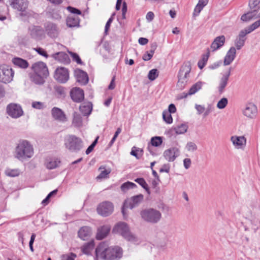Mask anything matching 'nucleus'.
<instances>
[{
    "label": "nucleus",
    "instance_id": "f257e3e1",
    "mask_svg": "<svg viewBox=\"0 0 260 260\" xmlns=\"http://www.w3.org/2000/svg\"><path fill=\"white\" fill-rule=\"evenodd\" d=\"M122 255V249L119 246H109L107 243L101 242L95 249L94 260H118Z\"/></svg>",
    "mask_w": 260,
    "mask_h": 260
},
{
    "label": "nucleus",
    "instance_id": "f03ea898",
    "mask_svg": "<svg viewBox=\"0 0 260 260\" xmlns=\"http://www.w3.org/2000/svg\"><path fill=\"white\" fill-rule=\"evenodd\" d=\"M34 154V149L31 145L26 140L19 142L15 150V157L19 160L23 161L30 158Z\"/></svg>",
    "mask_w": 260,
    "mask_h": 260
},
{
    "label": "nucleus",
    "instance_id": "7ed1b4c3",
    "mask_svg": "<svg viewBox=\"0 0 260 260\" xmlns=\"http://www.w3.org/2000/svg\"><path fill=\"white\" fill-rule=\"evenodd\" d=\"M64 145L70 152L77 153L83 148V142L80 138L70 135L64 138Z\"/></svg>",
    "mask_w": 260,
    "mask_h": 260
},
{
    "label": "nucleus",
    "instance_id": "20e7f679",
    "mask_svg": "<svg viewBox=\"0 0 260 260\" xmlns=\"http://www.w3.org/2000/svg\"><path fill=\"white\" fill-rule=\"evenodd\" d=\"M140 215L144 221L152 224L159 222L162 218L159 211L151 208L142 210Z\"/></svg>",
    "mask_w": 260,
    "mask_h": 260
},
{
    "label": "nucleus",
    "instance_id": "39448f33",
    "mask_svg": "<svg viewBox=\"0 0 260 260\" xmlns=\"http://www.w3.org/2000/svg\"><path fill=\"white\" fill-rule=\"evenodd\" d=\"M191 69V63L189 61L184 63L181 67L178 74V81L177 84L179 89H182L186 84Z\"/></svg>",
    "mask_w": 260,
    "mask_h": 260
},
{
    "label": "nucleus",
    "instance_id": "423d86ee",
    "mask_svg": "<svg viewBox=\"0 0 260 260\" xmlns=\"http://www.w3.org/2000/svg\"><path fill=\"white\" fill-rule=\"evenodd\" d=\"M10 5L14 9L21 12V16H27L28 2L27 0H9Z\"/></svg>",
    "mask_w": 260,
    "mask_h": 260
},
{
    "label": "nucleus",
    "instance_id": "0eeeda50",
    "mask_svg": "<svg viewBox=\"0 0 260 260\" xmlns=\"http://www.w3.org/2000/svg\"><path fill=\"white\" fill-rule=\"evenodd\" d=\"M14 72L9 66L3 64L0 66V82L5 84L11 82Z\"/></svg>",
    "mask_w": 260,
    "mask_h": 260
},
{
    "label": "nucleus",
    "instance_id": "6e6552de",
    "mask_svg": "<svg viewBox=\"0 0 260 260\" xmlns=\"http://www.w3.org/2000/svg\"><path fill=\"white\" fill-rule=\"evenodd\" d=\"M96 210L99 214L103 217H107L113 213L114 206L111 202L105 201L98 205Z\"/></svg>",
    "mask_w": 260,
    "mask_h": 260
},
{
    "label": "nucleus",
    "instance_id": "1a4fd4ad",
    "mask_svg": "<svg viewBox=\"0 0 260 260\" xmlns=\"http://www.w3.org/2000/svg\"><path fill=\"white\" fill-rule=\"evenodd\" d=\"M7 114L12 118H18L23 115V111L21 106L17 104H9L6 108Z\"/></svg>",
    "mask_w": 260,
    "mask_h": 260
},
{
    "label": "nucleus",
    "instance_id": "9d476101",
    "mask_svg": "<svg viewBox=\"0 0 260 260\" xmlns=\"http://www.w3.org/2000/svg\"><path fill=\"white\" fill-rule=\"evenodd\" d=\"M113 232L121 235L127 241L130 240V232L128 225L123 222L117 223L113 229Z\"/></svg>",
    "mask_w": 260,
    "mask_h": 260
},
{
    "label": "nucleus",
    "instance_id": "9b49d317",
    "mask_svg": "<svg viewBox=\"0 0 260 260\" xmlns=\"http://www.w3.org/2000/svg\"><path fill=\"white\" fill-rule=\"evenodd\" d=\"M180 154L179 148L177 147H172L165 150L163 153V156L165 159L169 161H174Z\"/></svg>",
    "mask_w": 260,
    "mask_h": 260
},
{
    "label": "nucleus",
    "instance_id": "f8f14e48",
    "mask_svg": "<svg viewBox=\"0 0 260 260\" xmlns=\"http://www.w3.org/2000/svg\"><path fill=\"white\" fill-rule=\"evenodd\" d=\"M54 77L58 82L66 83L69 79V72L65 68H58L55 70Z\"/></svg>",
    "mask_w": 260,
    "mask_h": 260
},
{
    "label": "nucleus",
    "instance_id": "ddd939ff",
    "mask_svg": "<svg viewBox=\"0 0 260 260\" xmlns=\"http://www.w3.org/2000/svg\"><path fill=\"white\" fill-rule=\"evenodd\" d=\"M31 69L34 73L40 74L46 77L49 75L47 67L46 64L42 61H38L34 63L31 66Z\"/></svg>",
    "mask_w": 260,
    "mask_h": 260
},
{
    "label": "nucleus",
    "instance_id": "4468645a",
    "mask_svg": "<svg viewBox=\"0 0 260 260\" xmlns=\"http://www.w3.org/2000/svg\"><path fill=\"white\" fill-rule=\"evenodd\" d=\"M248 34L245 29L240 31L234 41L236 50H240L244 45L246 40V36Z\"/></svg>",
    "mask_w": 260,
    "mask_h": 260
},
{
    "label": "nucleus",
    "instance_id": "2eb2a0df",
    "mask_svg": "<svg viewBox=\"0 0 260 260\" xmlns=\"http://www.w3.org/2000/svg\"><path fill=\"white\" fill-rule=\"evenodd\" d=\"M53 118L57 121L64 123L67 121V118L63 111L59 108L53 107L51 110Z\"/></svg>",
    "mask_w": 260,
    "mask_h": 260
},
{
    "label": "nucleus",
    "instance_id": "dca6fc26",
    "mask_svg": "<svg viewBox=\"0 0 260 260\" xmlns=\"http://www.w3.org/2000/svg\"><path fill=\"white\" fill-rule=\"evenodd\" d=\"M70 95L72 99L77 103L82 102L84 98L83 90L79 87L73 88L70 92Z\"/></svg>",
    "mask_w": 260,
    "mask_h": 260
},
{
    "label": "nucleus",
    "instance_id": "f3484780",
    "mask_svg": "<svg viewBox=\"0 0 260 260\" xmlns=\"http://www.w3.org/2000/svg\"><path fill=\"white\" fill-rule=\"evenodd\" d=\"M231 141L237 149L243 148L246 144V139L244 136H233L231 137Z\"/></svg>",
    "mask_w": 260,
    "mask_h": 260
},
{
    "label": "nucleus",
    "instance_id": "a211bd4d",
    "mask_svg": "<svg viewBox=\"0 0 260 260\" xmlns=\"http://www.w3.org/2000/svg\"><path fill=\"white\" fill-rule=\"evenodd\" d=\"M75 76L77 82L81 85H85L88 82V77L87 73L81 70L77 69L75 70Z\"/></svg>",
    "mask_w": 260,
    "mask_h": 260
},
{
    "label": "nucleus",
    "instance_id": "6ab92c4d",
    "mask_svg": "<svg viewBox=\"0 0 260 260\" xmlns=\"http://www.w3.org/2000/svg\"><path fill=\"white\" fill-rule=\"evenodd\" d=\"M45 30L47 35L51 38L57 37L59 30L57 25L53 23H47L45 25Z\"/></svg>",
    "mask_w": 260,
    "mask_h": 260
},
{
    "label": "nucleus",
    "instance_id": "aec40b11",
    "mask_svg": "<svg viewBox=\"0 0 260 260\" xmlns=\"http://www.w3.org/2000/svg\"><path fill=\"white\" fill-rule=\"evenodd\" d=\"M236 55V50L235 47H231L228 51L223 60L224 66L230 65L235 59Z\"/></svg>",
    "mask_w": 260,
    "mask_h": 260
},
{
    "label": "nucleus",
    "instance_id": "412c9836",
    "mask_svg": "<svg viewBox=\"0 0 260 260\" xmlns=\"http://www.w3.org/2000/svg\"><path fill=\"white\" fill-rule=\"evenodd\" d=\"M225 41V38L223 35L216 37L210 46L212 51H215L224 45Z\"/></svg>",
    "mask_w": 260,
    "mask_h": 260
},
{
    "label": "nucleus",
    "instance_id": "4be33fe9",
    "mask_svg": "<svg viewBox=\"0 0 260 260\" xmlns=\"http://www.w3.org/2000/svg\"><path fill=\"white\" fill-rule=\"evenodd\" d=\"M111 227L109 225H105L100 227L98 229L96 238L98 240H102L109 234Z\"/></svg>",
    "mask_w": 260,
    "mask_h": 260
},
{
    "label": "nucleus",
    "instance_id": "5701e85b",
    "mask_svg": "<svg viewBox=\"0 0 260 260\" xmlns=\"http://www.w3.org/2000/svg\"><path fill=\"white\" fill-rule=\"evenodd\" d=\"M256 111V107L254 104L250 103L246 105L243 113L245 116L249 118H252L255 116Z\"/></svg>",
    "mask_w": 260,
    "mask_h": 260
},
{
    "label": "nucleus",
    "instance_id": "b1692460",
    "mask_svg": "<svg viewBox=\"0 0 260 260\" xmlns=\"http://www.w3.org/2000/svg\"><path fill=\"white\" fill-rule=\"evenodd\" d=\"M66 24L69 27H79L80 19L78 16L69 15L66 19Z\"/></svg>",
    "mask_w": 260,
    "mask_h": 260
},
{
    "label": "nucleus",
    "instance_id": "393cba45",
    "mask_svg": "<svg viewBox=\"0 0 260 260\" xmlns=\"http://www.w3.org/2000/svg\"><path fill=\"white\" fill-rule=\"evenodd\" d=\"M91 229L88 226L82 227L78 232L79 237L83 240H88L91 236Z\"/></svg>",
    "mask_w": 260,
    "mask_h": 260
},
{
    "label": "nucleus",
    "instance_id": "a878e982",
    "mask_svg": "<svg viewBox=\"0 0 260 260\" xmlns=\"http://www.w3.org/2000/svg\"><path fill=\"white\" fill-rule=\"evenodd\" d=\"M230 74L231 68L226 74L222 76V78H221L218 86V90L220 93H222L224 88L226 87Z\"/></svg>",
    "mask_w": 260,
    "mask_h": 260
},
{
    "label": "nucleus",
    "instance_id": "bb28decb",
    "mask_svg": "<svg viewBox=\"0 0 260 260\" xmlns=\"http://www.w3.org/2000/svg\"><path fill=\"white\" fill-rule=\"evenodd\" d=\"M12 62L16 66L23 69L27 68L29 66V63L26 60L20 57L14 58Z\"/></svg>",
    "mask_w": 260,
    "mask_h": 260
},
{
    "label": "nucleus",
    "instance_id": "cd10ccee",
    "mask_svg": "<svg viewBox=\"0 0 260 260\" xmlns=\"http://www.w3.org/2000/svg\"><path fill=\"white\" fill-rule=\"evenodd\" d=\"M45 78L46 77L34 72L30 74L31 81L36 84H43L44 83V78Z\"/></svg>",
    "mask_w": 260,
    "mask_h": 260
},
{
    "label": "nucleus",
    "instance_id": "c85d7f7f",
    "mask_svg": "<svg viewBox=\"0 0 260 260\" xmlns=\"http://www.w3.org/2000/svg\"><path fill=\"white\" fill-rule=\"evenodd\" d=\"M30 36L35 38H39L43 34V30L40 26H34L29 28Z\"/></svg>",
    "mask_w": 260,
    "mask_h": 260
},
{
    "label": "nucleus",
    "instance_id": "c756f323",
    "mask_svg": "<svg viewBox=\"0 0 260 260\" xmlns=\"http://www.w3.org/2000/svg\"><path fill=\"white\" fill-rule=\"evenodd\" d=\"M144 200V196L142 194L135 196L131 198V209L138 206Z\"/></svg>",
    "mask_w": 260,
    "mask_h": 260
},
{
    "label": "nucleus",
    "instance_id": "7c9ffc66",
    "mask_svg": "<svg viewBox=\"0 0 260 260\" xmlns=\"http://www.w3.org/2000/svg\"><path fill=\"white\" fill-rule=\"evenodd\" d=\"M60 161L56 158H51L46 160V166L48 169H54L58 167Z\"/></svg>",
    "mask_w": 260,
    "mask_h": 260
},
{
    "label": "nucleus",
    "instance_id": "2f4dec72",
    "mask_svg": "<svg viewBox=\"0 0 260 260\" xmlns=\"http://www.w3.org/2000/svg\"><path fill=\"white\" fill-rule=\"evenodd\" d=\"M93 247L94 242L93 241H91L83 245L82 247V251L85 254L90 255L91 254V251L93 249Z\"/></svg>",
    "mask_w": 260,
    "mask_h": 260
},
{
    "label": "nucleus",
    "instance_id": "473e14b6",
    "mask_svg": "<svg viewBox=\"0 0 260 260\" xmlns=\"http://www.w3.org/2000/svg\"><path fill=\"white\" fill-rule=\"evenodd\" d=\"M130 207V200L126 199L123 204L121 208V212L123 215L124 219H126L128 216V209Z\"/></svg>",
    "mask_w": 260,
    "mask_h": 260
},
{
    "label": "nucleus",
    "instance_id": "72a5a7b5",
    "mask_svg": "<svg viewBox=\"0 0 260 260\" xmlns=\"http://www.w3.org/2000/svg\"><path fill=\"white\" fill-rule=\"evenodd\" d=\"M72 124L75 127H80L82 124V119L81 115L75 112L73 113Z\"/></svg>",
    "mask_w": 260,
    "mask_h": 260
},
{
    "label": "nucleus",
    "instance_id": "f704fd0d",
    "mask_svg": "<svg viewBox=\"0 0 260 260\" xmlns=\"http://www.w3.org/2000/svg\"><path fill=\"white\" fill-rule=\"evenodd\" d=\"M52 56L55 59L57 60L60 62H66L69 60L68 55L63 52H57L53 54Z\"/></svg>",
    "mask_w": 260,
    "mask_h": 260
},
{
    "label": "nucleus",
    "instance_id": "c9c22d12",
    "mask_svg": "<svg viewBox=\"0 0 260 260\" xmlns=\"http://www.w3.org/2000/svg\"><path fill=\"white\" fill-rule=\"evenodd\" d=\"M143 150L142 148L134 146L131 150V155L135 156L137 159H140L143 155Z\"/></svg>",
    "mask_w": 260,
    "mask_h": 260
},
{
    "label": "nucleus",
    "instance_id": "e433bc0d",
    "mask_svg": "<svg viewBox=\"0 0 260 260\" xmlns=\"http://www.w3.org/2000/svg\"><path fill=\"white\" fill-rule=\"evenodd\" d=\"M79 109L84 115H88L92 111L91 104L90 103L83 104L80 106Z\"/></svg>",
    "mask_w": 260,
    "mask_h": 260
},
{
    "label": "nucleus",
    "instance_id": "4c0bfd02",
    "mask_svg": "<svg viewBox=\"0 0 260 260\" xmlns=\"http://www.w3.org/2000/svg\"><path fill=\"white\" fill-rule=\"evenodd\" d=\"M202 85V83L201 82H198L196 84H193L190 88L188 92L185 93V95L183 97L186 98L188 95H192L194 94L201 88Z\"/></svg>",
    "mask_w": 260,
    "mask_h": 260
},
{
    "label": "nucleus",
    "instance_id": "58836bf2",
    "mask_svg": "<svg viewBox=\"0 0 260 260\" xmlns=\"http://www.w3.org/2000/svg\"><path fill=\"white\" fill-rule=\"evenodd\" d=\"M99 170L101 171V173L96 177L97 179H101L107 178L108 177V175L111 172V169L110 168L106 169L105 167L103 166L100 167Z\"/></svg>",
    "mask_w": 260,
    "mask_h": 260
},
{
    "label": "nucleus",
    "instance_id": "ea45409f",
    "mask_svg": "<svg viewBox=\"0 0 260 260\" xmlns=\"http://www.w3.org/2000/svg\"><path fill=\"white\" fill-rule=\"evenodd\" d=\"M249 7L250 10L258 11L260 10V0H249Z\"/></svg>",
    "mask_w": 260,
    "mask_h": 260
},
{
    "label": "nucleus",
    "instance_id": "a19ab883",
    "mask_svg": "<svg viewBox=\"0 0 260 260\" xmlns=\"http://www.w3.org/2000/svg\"><path fill=\"white\" fill-rule=\"evenodd\" d=\"M162 143V138L161 137L155 136L151 139V144L153 146L159 147Z\"/></svg>",
    "mask_w": 260,
    "mask_h": 260
},
{
    "label": "nucleus",
    "instance_id": "79ce46f5",
    "mask_svg": "<svg viewBox=\"0 0 260 260\" xmlns=\"http://www.w3.org/2000/svg\"><path fill=\"white\" fill-rule=\"evenodd\" d=\"M210 54V51L208 50L206 54L203 56L202 60L199 61L198 63V67L200 69H202L204 68L205 64L207 62L208 57Z\"/></svg>",
    "mask_w": 260,
    "mask_h": 260
},
{
    "label": "nucleus",
    "instance_id": "37998d69",
    "mask_svg": "<svg viewBox=\"0 0 260 260\" xmlns=\"http://www.w3.org/2000/svg\"><path fill=\"white\" fill-rule=\"evenodd\" d=\"M188 128L186 124H182L174 128V131L177 134H183L185 133Z\"/></svg>",
    "mask_w": 260,
    "mask_h": 260
},
{
    "label": "nucleus",
    "instance_id": "c03bdc74",
    "mask_svg": "<svg viewBox=\"0 0 260 260\" xmlns=\"http://www.w3.org/2000/svg\"><path fill=\"white\" fill-rule=\"evenodd\" d=\"M260 26V19L254 22L253 23H252L251 25H249L248 27L244 28L248 34L250 33L251 32L253 31L256 28H258Z\"/></svg>",
    "mask_w": 260,
    "mask_h": 260
},
{
    "label": "nucleus",
    "instance_id": "a18cd8bd",
    "mask_svg": "<svg viewBox=\"0 0 260 260\" xmlns=\"http://www.w3.org/2000/svg\"><path fill=\"white\" fill-rule=\"evenodd\" d=\"M135 181L139 183L144 189H145L148 193H150V191L148 186V184L143 178H140L136 179L135 180Z\"/></svg>",
    "mask_w": 260,
    "mask_h": 260
},
{
    "label": "nucleus",
    "instance_id": "49530a36",
    "mask_svg": "<svg viewBox=\"0 0 260 260\" xmlns=\"http://www.w3.org/2000/svg\"><path fill=\"white\" fill-rule=\"evenodd\" d=\"M158 76V71L157 69L151 70L148 74V78L151 81L154 80Z\"/></svg>",
    "mask_w": 260,
    "mask_h": 260
},
{
    "label": "nucleus",
    "instance_id": "de8ad7c7",
    "mask_svg": "<svg viewBox=\"0 0 260 260\" xmlns=\"http://www.w3.org/2000/svg\"><path fill=\"white\" fill-rule=\"evenodd\" d=\"M185 148L189 152H194L198 149V146L195 143L193 142H188L187 143Z\"/></svg>",
    "mask_w": 260,
    "mask_h": 260
},
{
    "label": "nucleus",
    "instance_id": "09e8293b",
    "mask_svg": "<svg viewBox=\"0 0 260 260\" xmlns=\"http://www.w3.org/2000/svg\"><path fill=\"white\" fill-rule=\"evenodd\" d=\"M162 117L167 123H171L172 122V117L169 111H164L162 113Z\"/></svg>",
    "mask_w": 260,
    "mask_h": 260
},
{
    "label": "nucleus",
    "instance_id": "8fccbe9b",
    "mask_svg": "<svg viewBox=\"0 0 260 260\" xmlns=\"http://www.w3.org/2000/svg\"><path fill=\"white\" fill-rule=\"evenodd\" d=\"M228 103V100L225 98H222L217 104V107L219 109H224Z\"/></svg>",
    "mask_w": 260,
    "mask_h": 260
},
{
    "label": "nucleus",
    "instance_id": "3c124183",
    "mask_svg": "<svg viewBox=\"0 0 260 260\" xmlns=\"http://www.w3.org/2000/svg\"><path fill=\"white\" fill-rule=\"evenodd\" d=\"M76 255L73 253L63 254L61 256V260H74Z\"/></svg>",
    "mask_w": 260,
    "mask_h": 260
},
{
    "label": "nucleus",
    "instance_id": "603ef678",
    "mask_svg": "<svg viewBox=\"0 0 260 260\" xmlns=\"http://www.w3.org/2000/svg\"><path fill=\"white\" fill-rule=\"evenodd\" d=\"M257 12L258 11H254L253 10H250V11L247 13H248V19H250V20H251L253 19L260 18L259 17H258V14H257Z\"/></svg>",
    "mask_w": 260,
    "mask_h": 260
},
{
    "label": "nucleus",
    "instance_id": "864d4df0",
    "mask_svg": "<svg viewBox=\"0 0 260 260\" xmlns=\"http://www.w3.org/2000/svg\"><path fill=\"white\" fill-rule=\"evenodd\" d=\"M6 174L8 176L15 177L19 175V172L17 170L8 169L6 171Z\"/></svg>",
    "mask_w": 260,
    "mask_h": 260
},
{
    "label": "nucleus",
    "instance_id": "5fc2aeb1",
    "mask_svg": "<svg viewBox=\"0 0 260 260\" xmlns=\"http://www.w3.org/2000/svg\"><path fill=\"white\" fill-rule=\"evenodd\" d=\"M69 53L74 61H76L78 64H82V60L77 53L72 52H69Z\"/></svg>",
    "mask_w": 260,
    "mask_h": 260
},
{
    "label": "nucleus",
    "instance_id": "6e6d98bb",
    "mask_svg": "<svg viewBox=\"0 0 260 260\" xmlns=\"http://www.w3.org/2000/svg\"><path fill=\"white\" fill-rule=\"evenodd\" d=\"M154 53H152L150 51H146L143 55L142 59L144 61H148L151 59Z\"/></svg>",
    "mask_w": 260,
    "mask_h": 260
},
{
    "label": "nucleus",
    "instance_id": "4d7b16f0",
    "mask_svg": "<svg viewBox=\"0 0 260 260\" xmlns=\"http://www.w3.org/2000/svg\"><path fill=\"white\" fill-rule=\"evenodd\" d=\"M67 9L70 12H71L72 14H78V15H81L82 13L81 11L80 10H79L77 8H75L72 7L71 6H68Z\"/></svg>",
    "mask_w": 260,
    "mask_h": 260
},
{
    "label": "nucleus",
    "instance_id": "13d9d810",
    "mask_svg": "<svg viewBox=\"0 0 260 260\" xmlns=\"http://www.w3.org/2000/svg\"><path fill=\"white\" fill-rule=\"evenodd\" d=\"M51 18L53 19L59 20L61 19V16L59 11H53L51 14Z\"/></svg>",
    "mask_w": 260,
    "mask_h": 260
},
{
    "label": "nucleus",
    "instance_id": "bf43d9fd",
    "mask_svg": "<svg viewBox=\"0 0 260 260\" xmlns=\"http://www.w3.org/2000/svg\"><path fill=\"white\" fill-rule=\"evenodd\" d=\"M121 190L123 192H126L130 188V181H127L121 185Z\"/></svg>",
    "mask_w": 260,
    "mask_h": 260
},
{
    "label": "nucleus",
    "instance_id": "052dcab7",
    "mask_svg": "<svg viewBox=\"0 0 260 260\" xmlns=\"http://www.w3.org/2000/svg\"><path fill=\"white\" fill-rule=\"evenodd\" d=\"M140 242L141 240L139 238L135 235L131 234V244L133 243V244L137 245L140 243Z\"/></svg>",
    "mask_w": 260,
    "mask_h": 260
},
{
    "label": "nucleus",
    "instance_id": "680f3d73",
    "mask_svg": "<svg viewBox=\"0 0 260 260\" xmlns=\"http://www.w3.org/2000/svg\"><path fill=\"white\" fill-rule=\"evenodd\" d=\"M195 108L198 111V114L199 115L203 113L205 110V107L201 105L196 104Z\"/></svg>",
    "mask_w": 260,
    "mask_h": 260
},
{
    "label": "nucleus",
    "instance_id": "e2e57ef3",
    "mask_svg": "<svg viewBox=\"0 0 260 260\" xmlns=\"http://www.w3.org/2000/svg\"><path fill=\"white\" fill-rule=\"evenodd\" d=\"M35 50L41 55L47 57L48 55L47 52L42 48L38 47L35 49Z\"/></svg>",
    "mask_w": 260,
    "mask_h": 260
},
{
    "label": "nucleus",
    "instance_id": "0e129e2a",
    "mask_svg": "<svg viewBox=\"0 0 260 260\" xmlns=\"http://www.w3.org/2000/svg\"><path fill=\"white\" fill-rule=\"evenodd\" d=\"M113 21V18L112 17H111L107 22L105 27V34L106 35L107 34L108 30L109 29V28L110 27L111 24Z\"/></svg>",
    "mask_w": 260,
    "mask_h": 260
},
{
    "label": "nucleus",
    "instance_id": "69168bd1",
    "mask_svg": "<svg viewBox=\"0 0 260 260\" xmlns=\"http://www.w3.org/2000/svg\"><path fill=\"white\" fill-rule=\"evenodd\" d=\"M36 236L35 234H32L31 235V237H30V241H29V248H30V250L32 252H34V247H33V243L34 242Z\"/></svg>",
    "mask_w": 260,
    "mask_h": 260
},
{
    "label": "nucleus",
    "instance_id": "338daca9",
    "mask_svg": "<svg viewBox=\"0 0 260 260\" xmlns=\"http://www.w3.org/2000/svg\"><path fill=\"white\" fill-rule=\"evenodd\" d=\"M32 107L37 109H41L43 108V104L40 102H34L32 103Z\"/></svg>",
    "mask_w": 260,
    "mask_h": 260
},
{
    "label": "nucleus",
    "instance_id": "774afa93",
    "mask_svg": "<svg viewBox=\"0 0 260 260\" xmlns=\"http://www.w3.org/2000/svg\"><path fill=\"white\" fill-rule=\"evenodd\" d=\"M204 7L203 6H201L199 5V4H197L196 6L194 12H193V15L194 16H197L199 14V13L201 12L202 10L203 9Z\"/></svg>",
    "mask_w": 260,
    "mask_h": 260
}]
</instances>
